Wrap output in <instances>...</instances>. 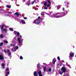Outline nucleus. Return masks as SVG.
Returning a JSON list of instances; mask_svg holds the SVG:
<instances>
[{
    "label": "nucleus",
    "instance_id": "1",
    "mask_svg": "<svg viewBox=\"0 0 76 76\" xmlns=\"http://www.w3.org/2000/svg\"><path fill=\"white\" fill-rule=\"evenodd\" d=\"M14 33L15 35H17L16 36H15V38H14V39L13 40V42L14 44H17V41H16V37H18L19 35H20V33L18 32V31H14Z\"/></svg>",
    "mask_w": 76,
    "mask_h": 76
},
{
    "label": "nucleus",
    "instance_id": "2",
    "mask_svg": "<svg viewBox=\"0 0 76 76\" xmlns=\"http://www.w3.org/2000/svg\"><path fill=\"white\" fill-rule=\"evenodd\" d=\"M65 16V13L64 12L57 13L55 14V15L52 16H54V18H61L63 16Z\"/></svg>",
    "mask_w": 76,
    "mask_h": 76
},
{
    "label": "nucleus",
    "instance_id": "3",
    "mask_svg": "<svg viewBox=\"0 0 76 76\" xmlns=\"http://www.w3.org/2000/svg\"><path fill=\"white\" fill-rule=\"evenodd\" d=\"M34 23H35L37 25H39L40 23V20L39 19H37L34 20L33 21Z\"/></svg>",
    "mask_w": 76,
    "mask_h": 76
},
{
    "label": "nucleus",
    "instance_id": "4",
    "mask_svg": "<svg viewBox=\"0 0 76 76\" xmlns=\"http://www.w3.org/2000/svg\"><path fill=\"white\" fill-rule=\"evenodd\" d=\"M61 70L62 71L59 73L60 75H62L63 72H65L66 71V67H63L61 68Z\"/></svg>",
    "mask_w": 76,
    "mask_h": 76
},
{
    "label": "nucleus",
    "instance_id": "5",
    "mask_svg": "<svg viewBox=\"0 0 76 76\" xmlns=\"http://www.w3.org/2000/svg\"><path fill=\"white\" fill-rule=\"evenodd\" d=\"M6 26L5 25H2L1 28V31H7V29H3V28H6Z\"/></svg>",
    "mask_w": 76,
    "mask_h": 76
},
{
    "label": "nucleus",
    "instance_id": "6",
    "mask_svg": "<svg viewBox=\"0 0 76 76\" xmlns=\"http://www.w3.org/2000/svg\"><path fill=\"white\" fill-rule=\"evenodd\" d=\"M23 39H21V40H20V38L18 37L17 38V41L18 42V44L19 45H20V44H21V43H22V42L23 41Z\"/></svg>",
    "mask_w": 76,
    "mask_h": 76
},
{
    "label": "nucleus",
    "instance_id": "7",
    "mask_svg": "<svg viewBox=\"0 0 76 76\" xmlns=\"http://www.w3.org/2000/svg\"><path fill=\"white\" fill-rule=\"evenodd\" d=\"M47 3L48 4L47 5V7H50L51 6V2L50 1V0H47Z\"/></svg>",
    "mask_w": 76,
    "mask_h": 76
},
{
    "label": "nucleus",
    "instance_id": "8",
    "mask_svg": "<svg viewBox=\"0 0 76 76\" xmlns=\"http://www.w3.org/2000/svg\"><path fill=\"white\" fill-rule=\"evenodd\" d=\"M73 56H74V53H72V52H71L69 53V57H73Z\"/></svg>",
    "mask_w": 76,
    "mask_h": 76
},
{
    "label": "nucleus",
    "instance_id": "9",
    "mask_svg": "<svg viewBox=\"0 0 76 76\" xmlns=\"http://www.w3.org/2000/svg\"><path fill=\"white\" fill-rule=\"evenodd\" d=\"M38 74L39 75V76H42V72H41V70L39 71Z\"/></svg>",
    "mask_w": 76,
    "mask_h": 76
},
{
    "label": "nucleus",
    "instance_id": "10",
    "mask_svg": "<svg viewBox=\"0 0 76 76\" xmlns=\"http://www.w3.org/2000/svg\"><path fill=\"white\" fill-rule=\"evenodd\" d=\"M41 15L42 16L41 18V17H39L38 18V19H42V18H44V15H43V14L41 13Z\"/></svg>",
    "mask_w": 76,
    "mask_h": 76
},
{
    "label": "nucleus",
    "instance_id": "11",
    "mask_svg": "<svg viewBox=\"0 0 76 76\" xmlns=\"http://www.w3.org/2000/svg\"><path fill=\"white\" fill-rule=\"evenodd\" d=\"M4 59V57L2 55H0V60H3Z\"/></svg>",
    "mask_w": 76,
    "mask_h": 76
},
{
    "label": "nucleus",
    "instance_id": "12",
    "mask_svg": "<svg viewBox=\"0 0 76 76\" xmlns=\"http://www.w3.org/2000/svg\"><path fill=\"white\" fill-rule=\"evenodd\" d=\"M15 15H16V16H17L18 17H19V14L18 12H16L14 13Z\"/></svg>",
    "mask_w": 76,
    "mask_h": 76
},
{
    "label": "nucleus",
    "instance_id": "13",
    "mask_svg": "<svg viewBox=\"0 0 76 76\" xmlns=\"http://www.w3.org/2000/svg\"><path fill=\"white\" fill-rule=\"evenodd\" d=\"M65 4H66V5H69V2L66 1H65Z\"/></svg>",
    "mask_w": 76,
    "mask_h": 76
},
{
    "label": "nucleus",
    "instance_id": "14",
    "mask_svg": "<svg viewBox=\"0 0 76 76\" xmlns=\"http://www.w3.org/2000/svg\"><path fill=\"white\" fill-rule=\"evenodd\" d=\"M34 76H38V75H37V72H36L35 71L34 72Z\"/></svg>",
    "mask_w": 76,
    "mask_h": 76
},
{
    "label": "nucleus",
    "instance_id": "15",
    "mask_svg": "<svg viewBox=\"0 0 76 76\" xmlns=\"http://www.w3.org/2000/svg\"><path fill=\"white\" fill-rule=\"evenodd\" d=\"M11 50L13 52H14V51H16V49L15 48H14V47L12 48Z\"/></svg>",
    "mask_w": 76,
    "mask_h": 76
},
{
    "label": "nucleus",
    "instance_id": "16",
    "mask_svg": "<svg viewBox=\"0 0 76 76\" xmlns=\"http://www.w3.org/2000/svg\"><path fill=\"white\" fill-rule=\"evenodd\" d=\"M56 58H54L53 61V63L54 64H55V63H56Z\"/></svg>",
    "mask_w": 76,
    "mask_h": 76
},
{
    "label": "nucleus",
    "instance_id": "17",
    "mask_svg": "<svg viewBox=\"0 0 76 76\" xmlns=\"http://www.w3.org/2000/svg\"><path fill=\"white\" fill-rule=\"evenodd\" d=\"M21 22L22 23H23V24H26V23H25V22L23 20H21Z\"/></svg>",
    "mask_w": 76,
    "mask_h": 76
},
{
    "label": "nucleus",
    "instance_id": "18",
    "mask_svg": "<svg viewBox=\"0 0 76 76\" xmlns=\"http://www.w3.org/2000/svg\"><path fill=\"white\" fill-rule=\"evenodd\" d=\"M35 1V0H34V1H32L31 2V3H30V4H34Z\"/></svg>",
    "mask_w": 76,
    "mask_h": 76
},
{
    "label": "nucleus",
    "instance_id": "19",
    "mask_svg": "<svg viewBox=\"0 0 76 76\" xmlns=\"http://www.w3.org/2000/svg\"><path fill=\"white\" fill-rule=\"evenodd\" d=\"M1 66H2V67H3L2 69H4V66H5V65H4V64H3V63H2V64H1Z\"/></svg>",
    "mask_w": 76,
    "mask_h": 76
},
{
    "label": "nucleus",
    "instance_id": "20",
    "mask_svg": "<svg viewBox=\"0 0 76 76\" xmlns=\"http://www.w3.org/2000/svg\"><path fill=\"white\" fill-rule=\"evenodd\" d=\"M40 64H38L37 65V68L39 69V68H40Z\"/></svg>",
    "mask_w": 76,
    "mask_h": 76
},
{
    "label": "nucleus",
    "instance_id": "21",
    "mask_svg": "<svg viewBox=\"0 0 76 76\" xmlns=\"http://www.w3.org/2000/svg\"><path fill=\"white\" fill-rule=\"evenodd\" d=\"M6 7H7V8H10V7H11V6L9 5H7L6 6Z\"/></svg>",
    "mask_w": 76,
    "mask_h": 76
},
{
    "label": "nucleus",
    "instance_id": "22",
    "mask_svg": "<svg viewBox=\"0 0 76 76\" xmlns=\"http://www.w3.org/2000/svg\"><path fill=\"white\" fill-rule=\"evenodd\" d=\"M48 71L49 72H51V68H49L48 69Z\"/></svg>",
    "mask_w": 76,
    "mask_h": 76
},
{
    "label": "nucleus",
    "instance_id": "23",
    "mask_svg": "<svg viewBox=\"0 0 76 76\" xmlns=\"http://www.w3.org/2000/svg\"><path fill=\"white\" fill-rule=\"evenodd\" d=\"M9 29V30L10 31H13V28H10Z\"/></svg>",
    "mask_w": 76,
    "mask_h": 76
},
{
    "label": "nucleus",
    "instance_id": "24",
    "mask_svg": "<svg viewBox=\"0 0 76 76\" xmlns=\"http://www.w3.org/2000/svg\"><path fill=\"white\" fill-rule=\"evenodd\" d=\"M44 5L45 6H47V3L45 2L44 3Z\"/></svg>",
    "mask_w": 76,
    "mask_h": 76
},
{
    "label": "nucleus",
    "instance_id": "25",
    "mask_svg": "<svg viewBox=\"0 0 76 76\" xmlns=\"http://www.w3.org/2000/svg\"><path fill=\"white\" fill-rule=\"evenodd\" d=\"M60 7H61L60 6L58 5V6L57 7V9L58 10L59 9H60Z\"/></svg>",
    "mask_w": 76,
    "mask_h": 76
},
{
    "label": "nucleus",
    "instance_id": "26",
    "mask_svg": "<svg viewBox=\"0 0 76 76\" xmlns=\"http://www.w3.org/2000/svg\"><path fill=\"white\" fill-rule=\"evenodd\" d=\"M66 65L67 66H68V67H69V68H71V67L70 66V65L68 64H67V63H66Z\"/></svg>",
    "mask_w": 76,
    "mask_h": 76
},
{
    "label": "nucleus",
    "instance_id": "27",
    "mask_svg": "<svg viewBox=\"0 0 76 76\" xmlns=\"http://www.w3.org/2000/svg\"><path fill=\"white\" fill-rule=\"evenodd\" d=\"M46 67H45L43 68V70L44 71V72H45V70H46Z\"/></svg>",
    "mask_w": 76,
    "mask_h": 76
},
{
    "label": "nucleus",
    "instance_id": "28",
    "mask_svg": "<svg viewBox=\"0 0 76 76\" xmlns=\"http://www.w3.org/2000/svg\"><path fill=\"white\" fill-rule=\"evenodd\" d=\"M4 43H6V44H7V43H8V42L6 40H4Z\"/></svg>",
    "mask_w": 76,
    "mask_h": 76
},
{
    "label": "nucleus",
    "instance_id": "29",
    "mask_svg": "<svg viewBox=\"0 0 76 76\" xmlns=\"http://www.w3.org/2000/svg\"><path fill=\"white\" fill-rule=\"evenodd\" d=\"M19 48V47L18 46H15V50H18V49Z\"/></svg>",
    "mask_w": 76,
    "mask_h": 76
},
{
    "label": "nucleus",
    "instance_id": "30",
    "mask_svg": "<svg viewBox=\"0 0 76 76\" xmlns=\"http://www.w3.org/2000/svg\"><path fill=\"white\" fill-rule=\"evenodd\" d=\"M20 60H22L23 59V57H22V56H20Z\"/></svg>",
    "mask_w": 76,
    "mask_h": 76
},
{
    "label": "nucleus",
    "instance_id": "31",
    "mask_svg": "<svg viewBox=\"0 0 76 76\" xmlns=\"http://www.w3.org/2000/svg\"><path fill=\"white\" fill-rule=\"evenodd\" d=\"M27 5L28 6H30V5H31V4L29 3V2H28L27 3Z\"/></svg>",
    "mask_w": 76,
    "mask_h": 76
},
{
    "label": "nucleus",
    "instance_id": "32",
    "mask_svg": "<svg viewBox=\"0 0 76 76\" xmlns=\"http://www.w3.org/2000/svg\"><path fill=\"white\" fill-rule=\"evenodd\" d=\"M57 59L58 60H60V57L58 56L57 57Z\"/></svg>",
    "mask_w": 76,
    "mask_h": 76
},
{
    "label": "nucleus",
    "instance_id": "33",
    "mask_svg": "<svg viewBox=\"0 0 76 76\" xmlns=\"http://www.w3.org/2000/svg\"><path fill=\"white\" fill-rule=\"evenodd\" d=\"M0 37L1 38H3V35L2 34H1L0 35Z\"/></svg>",
    "mask_w": 76,
    "mask_h": 76
},
{
    "label": "nucleus",
    "instance_id": "34",
    "mask_svg": "<svg viewBox=\"0 0 76 76\" xmlns=\"http://www.w3.org/2000/svg\"><path fill=\"white\" fill-rule=\"evenodd\" d=\"M14 45H13V44H10V46H11V47H12V46L14 47Z\"/></svg>",
    "mask_w": 76,
    "mask_h": 76
},
{
    "label": "nucleus",
    "instance_id": "35",
    "mask_svg": "<svg viewBox=\"0 0 76 76\" xmlns=\"http://www.w3.org/2000/svg\"><path fill=\"white\" fill-rule=\"evenodd\" d=\"M6 51L7 52V53H9V52H10V50L9 49H7L6 50Z\"/></svg>",
    "mask_w": 76,
    "mask_h": 76
},
{
    "label": "nucleus",
    "instance_id": "36",
    "mask_svg": "<svg viewBox=\"0 0 76 76\" xmlns=\"http://www.w3.org/2000/svg\"><path fill=\"white\" fill-rule=\"evenodd\" d=\"M9 70V68H7L5 70V71L6 72V71H8Z\"/></svg>",
    "mask_w": 76,
    "mask_h": 76
},
{
    "label": "nucleus",
    "instance_id": "37",
    "mask_svg": "<svg viewBox=\"0 0 76 76\" xmlns=\"http://www.w3.org/2000/svg\"><path fill=\"white\" fill-rule=\"evenodd\" d=\"M3 43H1L0 44V46H2L3 45Z\"/></svg>",
    "mask_w": 76,
    "mask_h": 76
},
{
    "label": "nucleus",
    "instance_id": "38",
    "mask_svg": "<svg viewBox=\"0 0 76 76\" xmlns=\"http://www.w3.org/2000/svg\"><path fill=\"white\" fill-rule=\"evenodd\" d=\"M48 9V7H45L44 8V9Z\"/></svg>",
    "mask_w": 76,
    "mask_h": 76
},
{
    "label": "nucleus",
    "instance_id": "39",
    "mask_svg": "<svg viewBox=\"0 0 76 76\" xmlns=\"http://www.w3.org/2000/svg\"><path fill=\"white\" fill-rule=\"evenodd\" d=\"M8 13H9L10 14H12V12H8Z\"/></svg>",
    "mask_w": 76,
    "mask_h": 76
},
{
    "label": "nucleus",
    "instance_id": "40",
    "mask_svg": "<svg viewBox=\"0 0 76 76\" xmlns=\"http://www.w3.org/2000/svg\"><path fill=\"white\" fill-rule=\"evenodd\" d=\"M50 15H53V12H50Z\"/></svg>",
    "mask_w": 76,
    "mask_h": 76
},
{
    "label": "nucleus",
    "instance_id": "41",
    "mask_svg": "<svg viewBox=\"0 0 76 76\" xmlns=\"http://www.w3.org/2000/svg\"><path fill=\"white\" fill-rule=\"evenodd\" d=\"M11 54V53H9L8 55V56H10V55Z\"/></svg>",
    "mask_w": 76,
    "mask_h": 76
},
{
    "label": "nucleus",
    "instance_id": "42",
    "mask_svg": "<svg viewBox=\"0 0 76 76\" xmlns=\"http://www.w3.org/2000/svg\"><path fill=\"white\" fill-rule=\"evenodd\" d=\"M64 76H69V75L67 74H66V75H65Z\"/></svg>",
    "mask_w": 76,
    "mask_h": 76
},
{
    "label": "nucleus",
    "instance_id": "43",
    "mask_svg": "<svg viewBox=\"0 0 76 76\" xmlns=\"http://www.w3.org/2000/svg\"><path fill=\"white\" fill-rule=\"evenodd\" d=\"M43 64H44V65H45V66H47V64H46V63H44Z\"/></svg>",
    "mask_w": 76,
    "mask_h": 76
},
{
    "label": "nucleus",
    "instance_id": "44",
    "mask_svg": "<svg viewBox=\"0 0 76 76\" xmlns=\"http://www.w3.org/2000/svg\"><path fill=\"white\" fill-rule=\"evenodd\" d=\"M10 73L9 72H7V75H9Z\"/></svg>",
    "mask_w": 76,
    "mask_h": 76
},
{
    "label": "nucleus",
    "instance_id": "45",
    "mask_svg": "<svg viewBox=\"0 0 76 76\" xmlns=\"http://www.w3.org/2000/svg\"><path fill=\"white\" fill-rule=\"evenodd\" d=\"M20 38H22V35H20Z\"/></svg>",
    "mask_w": 76,
    "mask_h": 76
},
{
    "label": "nucleus",
    "instance_id": "46",
    "mask_svg": "<svg viewBox=\"0 0 76 76\" xmlns=\"http://www.w3.org/2000/svg\"><path fill=\"white\" fill-rule=\"evenodd\" d=\"M4 53H6V50H4Z\"/></svg>",
    "mask_w": 76,
    "mask_h": 76
},
{
    "label": "nucleus",
    "instance_id": "47",
    "mask_svg": "<svg viewBox=\"0 0 76 76\" xmlns=\"http://www.w3.org/2000/svg\"><path fill=\"white\" fill-rule=\"evenodd\" d=\"M24 19H26L27 18L26 17H24Z\"/></svg>",
    "mask_w": 76,
    "mask_h": 76
},
{
    "label": "nucleus",
    "instance_id": "48",
    "mask_svg": "<svg viewBox=\"0 0 76 76\" xmlns=\"http://www.w3.org/2000/svg\"><path fill=\"white\" fill-rule=\"evenodd\" d=\"M65 10V9H64V8H63V11H64V10Z\"/></svg>",
    "mask_w": 76,
    "mask_h": 76
},
{
    "label": "nucleus",
    "instance_id": "49",
    "mask_svg": "<svg viewBox=\"0 0 76 76\" xmlns=\"http://www.w3.org/2000/svg\"><path fill=\"white\" fill-rule=\"evenodd\" d=\"M62 65V64H59V66H61V65Z\"/></svg>",
    "mask_w": 76,
    "mask_h": 76
},
{
    "label": "nucleus",
    "instance_id": "50",
    "mask_svg": "<svg viewBox=\"0 0 76 76\" xmlns=\"http://www.w3.org/2000/svg\"><path fill=\"white\" fill-rule=\"evenodd\" d=\"M68 7H69V6H67L66 7V8H68Z\"/></svg>",
    "mask_w": 76,
    "mask_h": 76
},
{
    "label": "nucleus",
    "instance_id": "51",
    "mask_svg": "<svg viewBox=\"0 0 76 76\" xmlns=\"http://www.w3.org/2000/svg\"><path fill=\"white\" fill-rule=\"evenodd\" d=\"M61 61V62H64V60H62Z\"/></svg>",
    "mask_w": 76,
    "mask_h": 76
},
{
    "label": "nucleus",
    "instance_id": "52",
    "mask_svg": "<svg viewBox=\"0 0 76 76\" xmlns=\"http://www.w3.org/2000/svg\"><path fill=\"white\" fill-rule=\"evenodd\" d=\"M23 1H25V0H23Z\"/></svg>",
    "mask_w": 76,
    "mask_h": 76
},
{
    "label": "nucleus",
    "instance_id": "53",
    "mask_svg": "<svg viewBox=\"0 0 76 76\" xmlns=\"http://www.w3.org/2000/svg\"><path fill=\"white\" fill-rule=\"evenodd\" d=\"M6 76H7V74L6 75Z\"/></svg>",
    "mask_w": 76,
    "mask_h": 76
},
{
    "label": "nucleus",
    "instance_id": "54",
    "mask_svg": "<svg viewBox=\"0 0 76 76\" xmlns=\"http://www.w3.org/2000/svg\"><path fill=\"white\" fill-rule=\"evenodd\" d=\"M0 8H1V7H0Z\"/></svg>",
    "mask_w": 76,
    "mask_h": 76
}]
</instances>
